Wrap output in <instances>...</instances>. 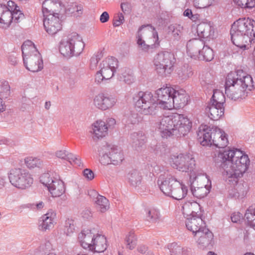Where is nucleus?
I'll return each mask as SVG.
<instances>
[{"label":"nucleus","instance_id":"nucleus-1","mask_svg":"<svg viewBox=\"0 0 255 255\" xmlns=\"http://www.w3.org/2000/svg\"><path fill=\"white\" fill-rule=\"evenodd\" d=\"M215 161L225 172L226 180L233 184L243 176L250 163L248 156L238 149L220 151Z\"/></svg>","mask_w":255,"mask_h":255},{"label":"nucleus","instance_id":"nucleus-2","mask_svg":"<svg viewBox=\"0 0 255 255\" xmlns=\"http://www.w3.org/2000/svg\"><path fill=\"white\" fill-rule=\"evenodd\" d=\"M253 88L252 77L242 70L231 72L226 77L225 93L232 100L245 98L246 91H251Z\"/></svg>","mask_w":255,"mask_h":255},{"label":"nucleus","instance_id":"nucleus-3","mask_svg":"<svg viewBox=\"0 0 255 255\" xmlns=\"http://www.w3.org/2000/svg\"><path fill=\"white\" fill-rule=\"evenodd\" d=\"M156 126L164 134L163 136L173 135L178 138L185 136L190 131L192 123L183 115L173 114L159 117Z\"/></svg>","mask_w":255,"mask_h":255},{"label":"nucleus","instance_id":"nucleus-4","mask_svg":"<svg viewBox=\"0 0 255 255\" xmlns=\"http://www.w3.org/2000/svg\"><path fill=\"white\" fill-rule=\"evenodd\" d=\"M157 183L160 189L164 194L176 200L183 199L188 192L187 188L185 185L171 176L166 178L160 176Z\"/></svg>","mask_w":255,"mask_h":255},{"label":"nucleus","instance_id":"nucleus-5","mask_svg":"<svg viewBox=\"0 0 255 255\" xmlns=\"http://www.w3.org/2000/svg\"><path fill=\"white\" fill-rule=\"evenodd\" d=\"M24 64L27 70L36 72L43 69V64L40 53L31 41H27L21 46Z\"/></svg>","mask_w":255,"mask_h":255},{"label":"nucleus","instance_id":"nucleus-6","mask_svg":"<svg viewBox=\"0 0 255 255\" xmlns=\"http://www.w3.org/2000/svg\"><path fill=\"white\" fill-rule=\"evenodd\" d=\"M84 47L82 38L76 32H73L68 35V38L61 41L59 51L65 57H71L79 55Z\"/></svg>","mask_w":255,"mask_h":255},{"label":"nucleus","instance_id":"nucleus-7","mask_svg":"<svg viewBox=\"0 0 255 255\" xmlns=\"http://www.w3.org/2000/svg\"><path fill=\"white\" fill-rule=\"evenodd\" d=\"M172 167L182 172H189L193 175L198 171L193 155L190 153H180L171 157Z\"/></svg>","mask_w":255,"mask_h":255},{"label":"nucleus","instance_id":"nucleus-8","mask_svg":"<svg viewBox=\"0 0 255 255\" xmlns=\"http://www.w3.org/2000/svg\"><path fill=\"white\" fill-rule=\"evenodd\" d=\"M175 61L173 53L165 51L155 56L153 63L157 73L161 77H166L172 72Z\"/></svg>","mask_w":255,"mask_h":255},{"label":"nucleus","instance_id":"nucleus-9","mask_svg":"<svg viewBox=\"0 0 255 255\" xmlns=\"http://www.w3.org/2000/svg\"><path fill=\"white\" fill-rule=\"evenodd\" d=\"M136 108L140 109L144 115H152L156 113L159 109L156 100L150 92H139L134 98Z\"/></svg>","mask_w":255,"mask_h":255},{"label":"nucleus","instance_id":"nucleus-10","mask_svg":"<svg viewBox=\"0 0 255 255\" xmlns=\"http://www.w3.org/2000/svg\"><path fill=\"white\" fill-rule=\"evenodd\" d=\"M9 179L14 186L21 189L29 187L33 181L31 175L27 170L19 168L11 170Z\"/></svg>","mask_w":255,"mask_h":255},{"label":"nucleus","instance_id":"nucleus-11","mask_svg":"<svg viewBox=\"0 0 255 255\" xmlns=\"http://www.w3.org/2000/svg\"><path fill=\"white\" fill-rule=\"evenodd\" d=\"M150 34H152V37L155 39L153 44L154 47H158L159 45L160 42L158 40L157 32L155 31L153 26L151 24L143 25L138 29L136 36L137 43L138 46L144 51L148 50L150 46L146 44L145 41L142 40V36Z\"/></svg>","mask_w":255,"mask_h":255},{"label":"nucleus","instance_id":"nucleus-12","mask_svg":"<svg viewBox=\"0 0 255 255\" xmlns=\"http://www.w3.org/2000/svg\"><path fill=\"white\" fill-rule=\"evenodd\" d=\"M175 89L171 87L161 88L156 91L157 101L160 108L164 110H171L173 108V95Z\"/></svg>","mask_w":255,"mask_h":255},{"label":"nucleus","instance_id":"nucleus-13","mask_svg":"<svg viewBox=\"0 0 255 255\" xmlns=\"http://www.w3.org/2000/svg\"><path fill=\"white\" fill-rule=\"evenodd\" d=\"M255 21L249 18H240L233 24L231 29L255 38Z\"/></svg>","mask_w":255,"mask_h":255},{"label":"nucleus","instance_id":"nucleus-14","mask_svg":"<svg viewBox=\"0 0 255 255\" xmlns=\"http://www.w3.org/2000/svg\"><path fill=\"white\" fill-rule=\"evenodd\" d=\"M43 16V25L45 30L49 34L54 35L62 29L61 20L59 15L50 13Z\"/></svg>","mask_w":255,"mask_h":255},{"label":"nucleus","instance_id":"nucleus-15","mask_svg":"<svg viewBox=\"0 0 255 255\" xmlns=\"http://www.w3.org/2000/svg\"><path fill=\"white\" fill-rule=\"evenodd\" d=\"M117 101V98L113 95L100 93L94 98V104L97 108L102 110H106L112 108Z\"/></svg>","mask_w":255,"mask_h":255},{"label":"nucleus","instance_id":"nucleus-16","mask_svg":"<svg viewBox=\"0 0 255 255\" xmlns=\"http://www.w3.org/2000/svg\"><path fill=\"white\" fill-rule=\"evenodd\" d=\"M231 40L233 44L238 47L243 49H248L250 48L252 41L255 38L250 36V35L237 32L231 29Z\"/></svg>","mask_w":255,"mask_h":255},{"label":"nucleus","instance_id":"nucleus-17","mask_svg":"<svg viewBox=\"0 0 255 255\" xmlns=\"http://www.w3.org/2000/svg\"><path fill=\"white\" fill-rule=\"evenodd\" d=\"M118 63L116 58L111 57L106 58L100 63V70L106 77V79H110L113 76L118 67Z\"/></svg>","mask_w":255,"mask_h":255},{"label":"nucleus","instance_id":"nucleus-18","mask_svg":"<svg viewBox=\"0 0 255 255\" xmlns=\"http://www.w3.org/2000/svg\"><path fill=\"white\" fill-rule=\"evenodd\" d=\"M214 128H208L206 125L201 126L197 131V139L203 146L211 145Z\"/></svg>","mask_w":255,"mask_h":255},{"label":"nucleus","instance_id":"nucleus-19","mask_svg":"<svg viewBox=\"0 0 255 255\" xmlns=\"http://www.w3.org/2000/svg\"><path fill=\"white\" fill-rule=\"evenodd\" d=\"M194 235L199 248L202 249L210 244L213 239V233L206 227Z\"/></svg>","mask_w":255,"mask_h":255},{"label":"nucleus","instance_id":"nucleus-20","mask_svg":"<svg viewBox=\"0 0 255 255\" xmlns=\"http://www.w3.org/2000/svg\"><path fill=\"white\" fill-rule=\"evenodd\" d=\"M61 8V2L59 0H45L42 4L43 15H48L50 13L59 15Z\"/></svg>","mask_w":255,"mask_h":255},{"label":"nucleus","instance_id":"nucleus-21","mask_svg":"<svg viewBox=\"0 0 255 255\" xmlns=\"http://www.w3.org/2000/svg\"><path fill=\"white\" fill-rule=\"evenodd\" d=\"M185 223L187 229L192 232L193 235L206 227L205 222L199 216L188 218Z\"/></svg>","mask_w":255,"mask_h":255},{"label":"nucleus","instance_id":"nucleus-22","mask_svg":"<svg viewBox=\"0 0 255 255\" xmlns=\"http://www.w3.org/2000/svg\"><path fill=\"white\" fill-rule=\"evenodd\" d=\"M213 137L212 145H214L218 148H224L226 147L228 140L226 133L220 128L215 127L213 129Z\"/></svg>","mask_w":255,"mask_h":255},{"label":"nucleus","instance_id":"nucleus-23","mask_svg":"<svg viewBox=\"0 0 255 255\" xmlns=\"http://www.w3.org/2000/svg\"><path fill=\"white\" fill-rule=\"evenodd\" d=\"M204 42L198 39H193L188 41L186 45L187 53L191 58H198Z\"/></svg>","mask_w":255,"mask_h":255},{"label":"nucleus","instance_id":"nucleus-24","mask_svg":"<svg viewBox=\"0 0 255 255\" xmlns=\"http://www.w3.org/2000/svg\"><path fill=\"white\" fill-rule=\"evenodd\" d=\"M94 238V234L89 230L83 231L78 236L79 241L82 248L90 251Z\"/></svg>","mask_w":255,"mask_h":255},{"label":"nucleus","instance_id":"nucleus-25","mask_svg":"<svg viewBox=\"0 0 255 255\" xmlns=\"http://www.w3.org/2000/svg\"><path fill=\"white\" fill-rule=\"evenodd\" d=\"M206 112L208 117L213 121L219 120L224 114V107H217V105L211 104L206 108Z\"/></svg>","mask_w":255,"mask_h":255},{"label":"nucleus","instance_id":"nucleus-26","mask_svg":"<svg viewBox=\"0 0 255 255\" xmlns=\"http://www.w3.org/2000/svg\"><path fill=\"white\" fill-rule=\"evenodd\" d=\"M173 108H180L185 106L188 101V96L185 91L180 92L175 90V93L173 95Z\"/></svg>","mask_w":255,"mask_h":255},{"label":"nucleus","instance_id":"nucleus-27","mask_svg":"<svg viewBox=\"0 0 255 255\" xmlns=\"http://www.w3.org/2000/svg\"><path fill=\"white\" fill-rule=\"evenodd\" d=\"M53 183L50 186H48V189L53 197H57L61 196L65 190V186L63 182L55 179L52 181Z\"/></svg>","mask_w":255,"mask_h":255},{"label":"nucleus","instance_id":"nucleus-28","mask_svg":"<svg viewBox=\"0 0 255 255\" xmlns=\"http://www.w3.org/2000/svg\"><path fill=\"white\" fill-rule=\"evenodd\" d=\"M92 246L90 251L98 253L104 252L107 248L106 238L103 235H98L95 237Z\"/></svg>","mask_w":255,"mask_h":255},{"label":"nucleus","instance_id":"nucleus-29","mask_svg":"<svg viewBox=\"0 0 255 255\" xmlns=\"http://www.w3.org/2000/svg\"><path fill=\"white\" fill-rule=\"evenodd\" d=\"M146 141V136L141 131L133 132L130 135V143L132 146L136 149L142 147L145 143Z\"/></svg>","mask_w":255,"mask_h":255},{"label":"nucleus","instance_id":"nucleus-30","mask_svg":"<svg viewBox=\"0 0 255 255\" xmlns=\"http://www.w3.org/2000/svg\"><path fill=\"white\" fill-rule=\"evenodd\" d=\"M200 209V205L196 202H187L182 206L183 214L187 216H197Z\"/></svg>","mask_w":255,"mask_h":255},{"label":"nucleus","instance_id":"nucleus-31","mask_svg":"<svg viewBox=\"0 0 255 255\" xmlns=\"http://www.w3.org/2000/svg\"><path fill=\"white\" fill-rule=\"evenodd\" d=\"M93 132L97 138L103 137L107 134L108 128L102 121H98L93 125Z\"/></svg>","mask_w":255,"mask_h":255},{"label":"nucleus","instance_id":"nucleus-32","mask_svg":"<svg viewBox=\"0 0 255 255\" xmlns=\"http://www.w3.org/2000/svg\"><path fill=\"white\" fill-rule=\"evenodd\" d=\"M12 12L5 5L0 4V23L9 26L12 21Z\"/></svg>","mask_w":255,"mask_h":255},{"label":"nucleus","instance_id":"nucleus-33","mask_svg":"<svg viewBox=\"0 0 255 255\" xmlns=\"http://www.w3.org/2000/svg\"><path fill=\"white\" fill-rule=\"evenodd\" d=\"M55 217V213L53 212H48L41 217L42 223L40 225L42 230H46L52 228L53 221Z\"/></svg>","mask_w":255,"mask_h":255},{"label":"nucleus","instance_id":"nucleus-34","mask_svg":"<svg viewBox=\"0 0 255 255\" xmlns=\"http://www.w3.org/2000/svg\"><path fill=\"white\" fill-rule=\"evenodd\" d=\"M111 163L118 165L121 163L124 159L123 151L118 147H113L110 151Z\"/></svg>","mask_w":255,"mask_h":255},{"label":"nucleus","instance_id":"nucleus-35","mask_svg":"<svg viewBox=\"0 0 255 255\" xmlns=\"http://www.w3.org/2000/svg\"><path fill=\"white\" fill-rule=\"evenodd\" d=\"M128 182L131 186L137 187L141 184L142 177L139 171L133 170L128 174Z\"/></svg>","mask_w":255,"mask_h":255},{"label":"nucleus","instance_id":"nucleus-36","mask_svg":"<svg viewBox=\"0 0 255 255\" xmlns=\"http://www.w3.org/2000/svg\"><path fill=\"white\" fill-rule=\"evenodd\" d=\"M171 255H191V249L186 247H182L176 243H172L170 246Z\"/></svg>","mask_w":255,"mask_h":255},{"label":"nucleus","instance_id":"nucleus-37","mask_svg":"<svg viewBox=\"0 0 255 255\" xmlns=\"http://www.w3.org/2000/svg\"><path fill=\"white\" fill-rule=\"evenodd\" d=\"M95 207L101 213H105L110 208L109 200L104 196H100L95 201Z\"/></svg>","mask_w":255,"mask_h":255},{"label":"nucleus","instance_id":"nucleus-38","mask_svg":"<svg viewBox=\"0 0 255 255\" xmlns=\"http://www.w3.org/2000/svg\"><path fill=\"white\" fill-rule=\"evenodd\" d=\"M211 31V26L207 23H201L197 25V32L200 37L208 38L210 36Z\"/></svg>","mask_w":255,"mask_h":255},{"label":"nucleus","instance_id":"nucleus-39","mask_svg":"<svg viewBox=\"0 0 255 255\" xmlns=\"http://www.w3.org/2000/svg\"><path fill=\"white\" fill-rule=\"evenodd\" d=\"M177 74L182 80L186 81L193 75V71L191 66L184 65L178 70Z\"/></svg>","mask_w":255,"mask_h":255},{"label":"nucleus","instance_id":"nucleus-40","mask_svg":"<svg viewBox=\"0 0 255 255\" xmlns=\"http://www.w3.org/2000/svg\"><path fill=\"white\" fill-rule=\"evenodd\" d=\"M214 58V53L213 50L208 46H205L204 45L202 49L198 56V58L201 60L206 61H211Z\"/></svg>","mask_w":255,"mask_h":255},{"label":"nucleus","instance_id":"nucleus-41","mask_svg":"<svg viewBox=\"0 0 255 255\" xmlns=\"http://www.w3.org/2000/svg\"><path fill=\"white\" fill-rule=\"evenodd\" d=\"M230 184L233 185V184ZM235 184H236L235 190L237 191L236 196L238 198H243L247 194L249 190L248 183L246 182H238V181L237 183L234 184V185Z\"/></svg>","mask_w":255,"mask_h":255},{"label":"nucleus","instance_id":"nucleus-42","mask_svg":"<svg viewBox=\"0 0 255 255\" xmlns=\"http://www.w3.org/2000/svg\"><path fill=\"white\" fill-rule=\"evenodd\" d=\"M225 101V98L223 93L218 90L214 92L211 101V104L217 105L218 107L224 106Z\"/></svg>","mask_w":255,"mask_h":255},{"label":"nucleus","instance_id":"nucleus-43","mask_svg":"<svg viewBox=\"0 0 255 255\" xmlns=\"http://www.w3.org/2000/svg\"><path fill=\"white\" fill-rule=\"evenodd\" d=\"M245 221L249 225L255 230V209L251 207L246 211L245 215Z\"/></svg>","mask_w":255,"mask_h":255},{"label":"nucleus","instance_id":"nucleus-44","mask_svg":"<svg viewBox=\"0 0 255 255\" xmlns=\"http://www.w3.org/2000/svg\"><path fill=\"white\" fill-rule=\"evenodd\" d=\"M67 10L74 16H79L82 14L83 7L81 4L73 3L68 6Z\"/></svg>","mask_w":255,"mask_h":255},{"label":"nucleus","instance_id":"nucleus-45","mask_svg":"<svg viewBox=\"0 0 255 255\" xmlns=\"http://www.w3.org/2000/svg\"><path fill=\"white\" fill-rule=\"evenodd\" d=\"M24 160L25 163L29 168L40 167L42 163L41 160L36 157H28L26 158Z\"/></svg>","mask_w":255,"mask_h":255},{"label":"nucleus","instance_id":"nucleus-46","mask_svg":"<svg viewBox=\"0 0 255 255\" xmlns=\"http://www.w3.org/2000/svg\"><path fill=\"white\" fill-rule=\"evenodd\" d=\"M137 239L134 232H129L126 238L127 248L130 249H133L136 245Z\"/></svg>","mask_w":255,"mask_h":255},{"label":"nucleus","instance_id":"nucleus-47","mask_svg":"<svg viewBox=\"0 0 255 255\" xmlns=\"http://www.w3.org/2000/svg\"><path fill=\"white\" fill-rule=\"evenodd\" d=\"M63 230L67 235H69L75 231L74 220L72 219H67L64 223Z\"/></svg>","mask_w":255,"mask_h":255},{"label":"nucleus","instance_id":"nucleus-48","mask_svg":"<svg viewBox=\"0 0 255 255\" xmlns=\"http://www.w3.org/2000/svg\"><path fill=\"white\" fill-rule=\"evenodd\" d=\"M10 94V86L8 83L3 80H0V95L6 98Z\"/></svg>","mask_w":255,"mask_h":255},{"label":"nucleus","instance_id":"nucleus-49","mask_svg":"<svg viewBox=\"0 0 255 255\" xmlns=\"http://www.w3.org/2000/svg\"><path fill=\"white\" fill-rule=\"evenodd\" d=\"M159 217V212L154 209H149L147 211V220L151 222H156Z\"/></svg>","mask_w":255,"mask_h":255},{"label":"nucleus","instance_id":"nucleus-50","mask_svg":"<svg viewBox=\"0 0 255 255\" xmlns=\"http://www.w3.org/2000/svg\"><path fill=\"white\" fill-rule=\"evenodd\" d=\"M235 1L243 8H251L255 6V0H235Z\"/></svg>","mask_w":255,"mask_h":255},{"label":"nucleus","instance_id":"nucleus-51","mask_svg":"<svg viewBox=\"0 0 255 255\" xmlns=\"http://www.w3.org/2000/svg\"><path fill=\"white\" fill-rule=\"evenodd\" d=\"M214 0H194V5L198 8H204L210 6Z\"/></svg>","mask_w":255,"mask_h":255},{"label":"nucleus","instance_id":"nucleus-52","mask_svg":"<svg viewBox=\"0 0 255 255\" xmlns=\"http://www.w3.org/2000/svg\"><path fill=\"white\" fill-rule=\"evenodd\" d=\"M54 180L55 179H53L49 173H43L40 177V181L41 183L47 188L53 183L52 181Z\"/></svg>","mask_w":255,"mask_h":255},{"label":"nucleus","instance_id":"nucleus-53","mask_svg":"<svg viewBox=\"0 0 255 255\" xmlns=\"http://www.w3.org/2000/svg\"><path fill=\"white\" fill-rule=\"evenodd\" d=\"M192 192L193 195L198 198H204L208 193L205 187H197L194 190L192 189Z\"/></svg>","mask_w":255,"mask_h":255},{"label":"nucleus","instance_id":"nucleus-54","mask_svg":"<svg viewBox=\"0 0 255 255\" xmlns=\"http://www.w3.org/2000/svg\"><path fill=\"white\" fill-rule=\"evenodd\" d=\"M121 80L124 81L128 84H130L134 81V77L131 73L125 71L123 72L120 76Z\"/></svg>","mask_w":255,"mask_h":255},{"label":"nucleus","instance_id":"nucleus-55","mask_svg":"<svg viewBox=\"0 0 255 255\" xmlns=\"http://www.w3.org/2000/svg\"><path fill=\"white\" fill-rule=\"evenodd\" d=\"M200 79L207 84H212L214 82V77L210 72H205L200 76Z\"/></svg>","mask_w":255,"mask_h":255},{"label":"nucleus","instance_id":"nucleus-56","mask_svg":"<svg viewBox=\"0 0 255 255\" xmlns=\"http://www.w3.org/2000/svg\"><path fill=\"white\" fill-rule=\"evenodd\" d=\"M68 161L74 166L80 167L82 165L81 159L72 153H69L68 156Z\"/></svg>","mask_w":255,"mask_h":255},{"label":"nucleus","instance_id":"nucleus-57","mask_svg":"<svg viewBox=\"0 0 255 255\" xmlns=\"http://www.w3.org/2000/svg\"><path fill=\"white\" fill-rule=\"evenodd\" d=\"M102 57L101 53H99L91 57L90 62V68L91 69L94 70L97 68V64Z\"/></svg>","mask_w":255,"mask_h":255},{"label":"nucleus","instance_id":"nucleus-58","mask_svg":"<svg viewBox=\"0 0 255 255\" xmlns=\"http://www.w3.org/2000/svg\"><path fill=\"white\" fill-rule=\"evenodd\" d=\"M169 28L172 30V33L175 39H178L182 35V28L180 25L171 26Z\"/></svg>","mask_w":255,"mask_h":255},{"label":"nucleus","instance_id":"nucleus-59","mask_svg":"<svg viewBox=\"0 0 255 255\" xmlns=\"http://www.w3.org/2000/svg\"><path fill=\"white\" fill-rule=\"evenodd\" d=\"M124 21V16L122 13L115 15L113 20V25L115 27L120 26Z\"/></svg>","mask_w":255,"mask_h":255},{"label":"nucleus","instance_id":"nucleus-60","mask_svg":"<svg viewBox=\"0 0 255 255\" xmlns=\"http://www.w3.org/2000/svg\"><path fill=\"white\" fill-rule=\"evenodd\" d=\"M12 20L15 22H18L20 21V19L24 18V14L21 12L19 8H18L17 10L12 11Z\"/></svg>","mask_w":255,"mask_h":255},{"label":"nucleus","instance_id":"nucleus-61","mask_svg":"<svg viewBox=\"0 0 255 255\" xmlns=\"http://www.w3.org/2000/svg\"><path fill=\"white\" fill-rule=\"evenodd\" d=\"M100 162L104 165H108L110 163H111V159L110 158V154H103L100 159Z\"/></svg>","mask_w":255,"mask_h":255},{"label":"nucleus","instance_id":"nucleus-62","mask_svg":"<svg viewBox=\"0 0 255 255\" xmlns=\"http://www.w3.org/2000/svg\"><path fill=\"white\" fill-rule=\"evenodd\" d=\"M84 176L89 180H92L94 178L93 172L90 169H85L83 171Z\"/></svg>","mask_w":255,"mask_h":255},{"label":"nucleus","instance_id":"nucleus-63","mask_svg":"<svg viewBox=\"0 0 255 255\" xmlns=\"http://www.w3.org/2000/svg\"><path fill=\"white\" fill-rule=\"evenodd\" d=\"M6 7L10 10L11 12H12V11L17 10L18 8H19V6H18L14 1L12 0H9L7 2V6L6 5Z\"/></svg>","mask_w":255,"mask_h":255},{"label":"nucleus","instance_id":"nucleus-64","mask_svg":"<svg viewBox=\"0 0 255 255\" xmlns=\"http://www.w3.org/2000/svg\"><path fill=\"white\" fill-rule=\"evenodd\" d=\"M88 195L94 201L98 199L100 196H102V195H99L98 193L95 190H90L88 191Z\"/></svg>","mask_w":255,"mask_h":255}]
</instances>
